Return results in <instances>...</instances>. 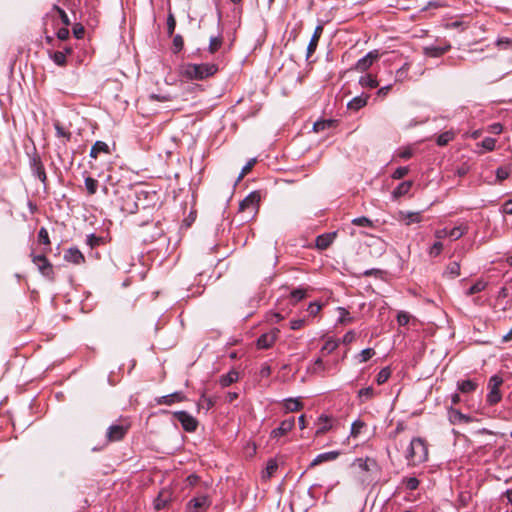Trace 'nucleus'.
I'll use <instances>...</instances> for the list:
<instances>
[{
  "instance_id": "f257e3e1",
  "label": "nucleus",
  "mask_w": 512,
  "mask_h": 512,
  "mask_svg": "<svg viewBox=\"0 0 512 512\" xmlns=\"http://www.w3.org/2000/svg\"><path fill=\"white\" fill-rule=\"evenodd\" d=\"M217 71L218 66L214 63H187L182 65L180 73L183 77L190 80H204L213 76Z\"/></svg>"
},
{
  "instance_id": "f03ea898",
  "label": "nucleus",
  "mask_w": 512,
  "mask_h": 512,
  "mask_svg": "<svg viewBox=\"0 0 512 512\" xmlns=\"http://www.w3.org/2000/svg\"><path fill=\"white\" fill-rule=\"evenodd\" d=\"M406 458L413 465L425 462L428 459V447L422 438H413L410 442Z\"/></svg>"
},
{
  "instance_id": "7ed1b4c3",
  "label": "nucleus",
  "mask_w": 512,
  "mask_h": 512,
  "mask_svg": "<svg viewBox=\"0 0 512 512\" xmlns=\"http://www.w3.org/2000/svg\"><path fill=\"white\" fill-rule=\"evenodd\" d=\"M32 262L38 267L39 272L46 278L53 279L54 270L50 261L44 254H31Z\"/></svg>"
},
{
  "instance_id": "20e7f679",
  "label": "nucleus",
  "mask_w": 512,
  "mask_h": 512,
  "mask_svg": "<svg viewBox=\"0 0 512 512\" xmlns=\"http://www.w3.org/2000/svg\"><path fill=\"white\" fill-rule=\"evenodd\" d=\"M381 54L379 50H372L369 51L365 56L360 58L352 68L355 71L358 72H365L367 71L375 61H377L380 58Z\"/></svg>"
},
{
  "instance_id": "39448f33",
  "label": "nucleus",
  "mask_w": 512,
  "mask_h": 512,
  "mask_svg": "<svg viewBox=\"0 0 512 512\" xmlns=\"http://www.w3.org/2000/svg\"><path fill=\"white\" fill-rule=\"evenodd\" d=\"M259 201L260 194L256 191H253L240 202L239 211H249L250 215H254L257 212Z\"/></svg>"
},
{
  "instance_id": "423d86ee",
  "label": "nucleus",
  "mask_w": 512,
  "mask_h": 512,
  "mask_svg": "<svg viewBox=\"0 0 512 512\" xmlns=\"http://www.w3.org/2000/svg\"><path fill=\"white\" fill-rule=\"evenodd\" d=\"M173 416L181 423L183 429L187 432H194L198 426V421L186 411H176Z\"/></svg>"
},
{
  "instance_id": "0eeeda50",
  "label": "nucleus",
  "mask_w": 512,
  "mask_h": 512,
  "mask_svg": "<svg viewBox=\"0 0 512 512\" xmlns=\"http://www.w3.org/2000/svg\"><path fill=\"white\" fill-rule=\"evenodd\" d=\"M211 505V501L207 495H200L192 498L188 502V508L191 509L192 512H204Z\"/></svg>"
},
{
  "instance_id": "6e6552de",
  "label": "nucleus",
  "mask_w": 512,
  "mask_h": 512,
  "mask_svg": "<svg viewBox=\"0 0 512 512\" xmlns=\"http://www.w3.org/2000/svg\"><path fill=\"white\" fill-rule=\"evenodd\" d=\"M280 330L275 328L268 333L262 334L257 340V347L260 349L270 348L277 340Z\"/></svg>"
},
{
  "instance_id": "1a4fd4ad",
  "label": "nucleus",
  "mask_w": 512,
  "mask_h": 512,
  "mask_svg": "<svg viewBox=\"0 0 512 512\" xmlns=\"http://www.w3.org/2000/svg\"><path fill=\"white\" fill-rule=\"evenodd\" d=\"M127 431H128L127 426L118 425V424L111 425L107 429V434H106L107 441L108 442L119 441L125 436Z\"/></svg>"
},
{
  "instance_id": "9d476101",
  "label": "nucleus",
  "mask_w": 512,
  "mask_h": 512,
  "mask_svg": "<svg viewBox=\"0 0 512 512\" xmlns=\"http://www.w3.org/2000/svg\"><path fill=\"white\" fill-rule=\"evenodd\" d=\"M451 48L450 44H434L430 46H425L423 48L424 54L429 57H440L441 55L445 54L447 51H449Z\"/></svg>"
},
{
  "instance_id": "9b49d317",
  "label": "nucleus",
  "mask_w": 512,
  "mask_h": 512,
  "mask_svg": "<svg viewBox=\"0 0 512 512\" xmlns=\"http://www.w3.org/2000/svg\"><path fill=\"white\" fill-rule=\"evenodd\" d=\"M294 425H295V419L293 417L283 420L280 423L279 427L272 430L271 437L278 438V437L284 436L285 434H287L289 431L292 430Z\"/></svg>"
},
{
  "instance_id": "f8f14e48",
  "label": "nucleus",
  "mask_w": 512,
  "mask_h": 512,
  "mask_svg": "<svg viewBox=\"0 0 512 512\" xmlns=\"http://www.w3.org/2000/svg\"><path fill=\"white\" fill-rule=\"evenodd\" d=\"M64 260L79 265L85 262V257L78 248L71 247L65 251Z\"/></svg>"
},
{
  "instance_id": "ddd939ff",
  "label": "nucleus",
  "mask_w": 512,
  "mask_h": 512,
  "mask_svg": "<svg viewBox=\"0 0 512 512\" xmlns=\"http://www.w3.org/2000/svg\"><path fill=\"white\" fill-rule=\"evenodd\" d=\"M185 400V396L182 392L176 391L169 395L160 396L155 399L158 405H172L175 402H182Z\"/></svg>"
},
{
  "instance_id": "4468645a",
  "label": "nucleus",
  "mask_w": 512,
  "mask_h": 512,
  "mask_svg": "<svg viewBox=\"0 0 512 512\" xmlns=\"http://www.w3.org/2000/svg\"><path fill=\"white\" fill-rule=\"evenodd\" d=\"M339 455H340L339 451H329V452H324V453L318 454L313 459V461L310 463V467H315L324 462L334 461L339 457Z\"/></svg>"
},
{
  "instance_id": "2eb2a0df",
  "label": "nucleus",
  "mask_w": 512,
  "mask_h": 512,
  "mask_svg": "<svg viewBox=\"0 0 512 512\" xmlns=\"http://www.w3.org/2000/svg\"><path fill=\"white\" fill-rule=\"evenodd\" d=\"M448 418L451 424L470 423L472 418L469 415L461 413L457 409L450 408L448 410Z\"/></svg>"
},
{
  "instance_id": "dca6fc26",
  "label": "nucleus",
  "mask_w": 512,
  "mask_h": 512,
  "mask_svg": "<svg viewBox=\"0 0 512 512\" xmlns=\"http://www.w3.org/2000/svg\"><path fill=\"white\" fill-rule=\"evenodd\" d=\"M322 32H323L322 25H318L315 28L314 33H313V35L310 39V42L307 46V55H306L307 59H309L311 57V55L315 52Z\"/></svg>"
},
{
  "instance_id": "f3484780",
  "label": "nucleus",
  "mask_w": 512,
  "mask_h": 512,
  "mask_svg": "<svg viewBox=\"0 0 512 512\" xmlns=\"http://www.w3.org/2000/svg\"><path fill=\"white\" fill-rule=\"evenodd\" d=\"M399 219L402 220L405 225H411L413 223L421 222L422 216L421 212L400 211Z\"/></svg>"
},
{
  "instance_id": "a211bd4d",
  "label": "nucleus",
  "mask_w": 512,
  "mask_h": 512,
  "mask_svg": "<svg viewBox=\"0 0 512 512\" xmlns=\"http://www.w3.org/2000/svg\"><path fill=\"white\" fill-rule=\"evenodd\" d=\"M316 426L315 435H322L332 428L331 419L326 415H321L317 419Z\"/></svg>"
},
{
  "instance_id": "6ab92c4d",
  "label": "nucleus",
  "mask_w": 512,
  "mask_h": 512,
  "mask_svg": "<svg viewBox=\"0 0 512 512\" xmlns=\"http://www.w3.org/2000/svg\"><path fill=\"white\" fill-rule=\"evenodd\" d=\"M335 236V232L319 235L316 238V247L319 248L320 250L327 249L332 244Z\"/></svg>"
},
{
  "instance_id": "aec40b11",
  "label": "nucleus",
  "mask_w": 512,
  "mask_h": 512,
  "mask_svg": "<svg viewBox=\"0 0 512 512\" xmlns=\"http://www.w3.org/2000/svg\"><path fill=\"white\" fill-rule=\"evenodd\" d=\"M100 153L110 154V149L107 143L96 141L90 150V157L96 159Z\"/></svg>"
},
{
  "instance_id": "412c9836",
  "label": "nucleus",
  "mask_w": 512,
  "mask_h": 512,
  "mask_svg": "<svg viewBox=\"0 0 512 512\" xmlns=\"http://www.w3.org/2000/svg\"><path fill=\"white\" fill-rule=\"evenodd\" d=\"M367 101H368V95L362 94V95L356 96L353 99H351L348 102L347 107H348V109L357 111V110L363 108L367 104Z\"/></svg>"
},
{
  "instance_id": "4be33fe9",
  "label": "nucleus",
  "mask_w": 512,
  "mask_h": 512,
  "mask_svg": "<svg viewBox=\"0 0 512 512\" xmlns=\"http://www.w3.org/2000/svg\"><path fill=\"white\" fill-rule=\"evenodd\" d=\"M352 465L357 466L362 471H370L373 467L376 466V462L370 458H357Z\"/></svg>"
},
{
  "instance_id": "5701e85b",
  "label": "nucleus",
  "mask_w": 512,
  "mask_h": 512,
  "mask_svg": "<svg viewBox=\"0 0 512 512\" xmlns=\"http://www.w3.org/2000/svg\"><path fill=\"white\" fill-rule=\"evenodd\" d=\"M412 185V181H404L400 183L392 192L393 197L399 198L401 196L406 195L410 191Z\"/></svg>"
},
{
  "instance_id": "b1692460",
  "label": "nucleus",
  "mask_w": 512,
  "mask_h": 512,
  "mask_svg": "<svg viewBox=\"0 0 512 512\" xmlns=\"http://www.w3.org/2000/svg\"><path fill=\"white\" fill-rule=\"evenodd\" d=\"M489 393L487 394L486 401L489 405H495L499 403L502 399V394L500 392V388L488 387Z\"/></svg>"
},
{
  "instance_id": "393cba45",
  "label": "nucleus",
  "mask_w": 512,
  "mask_h": 512,
  "mask_svg": "<svg viewBox=\"0 0 512 512\" xmlns=\"http://www.w3.org/2000/svg\"><path fill=\"white\" fill-rule=\"evenodd\" d=\"M359 84L362 87L371 89L376 88L379 85L377 79L371 74L361 76L359 79Z\"/></svg>"
},
{
  "instance_id": "a878e982",
  "label": "nucleus",
  "mask_w": 512,
  "mask_h": 512,
  "mask_svg": "<svg viewBox=\"0 0 512 512\" xmlns=\"http://www.w3.org/2000/svg\"><path fill=\"white\" fill-rule=\"evenodd\" d=\"M239 378V374L237 371L231 370L227 374L221 376L220 378V384L223 387H228L234 382H236Z\"/></svg>"
},
{
  "instance_id": "bb28decb",
  "label": "nucleus",
  "mask_w": 512,
  "mask_h": 512,
  "mask_svg": "<svg viewBox=\"0 0 512 512\" xmlns=\"http://www.w3.org/2000/svg\"><path fill=\"white\" fill-rule=\"evenodd\" d=\"M478 384L472 380H463L457 383L458 390L462 393H470L476 390Z\"/></svg>"
},
{
  "instance_id": "cd10ccee",
  "label": "nucleus",
  "mask_w": 512,
  "mask_h": 512,
  "mask_svg": "<svg viewBox=\"0 0 512 512\" xmlns=\"http://www.w3.org/2000/svg\"><path fill=\"white\" fill-rule=\"evenodd\" d=\"M33 172L38 177L39 180L42 182H45L46 180V173L43 164L39 159L34 158L33 159Z\"/></svg>"
},
{
  "instance_id": "c85d7f7f",
  "label": "nucleus",
  "mask_w": 512,
  "mask_h": 512,
  "mask_svg": "<svg viewBox=\"0 0 512 512\" xmlns=\"http://www.w3.org/2000/svg\"><path fill=\"white\" fill-rule=\"evenodd\" d=\"M468 227L466 225H459L448 230V235L452 240H457L467 233Z\"/></svg>"
},
{
  "instance_id": "c756f323",
  "label": "nucleus",
  "mask_w": 512,
  "mask_h": 512,
  "mask_svg": "<svg viewBox=\"0 0 512 512\" xmlns=\"http://www.w3.org/2000/svg\"><path fill=\"white\" fill-rule=\"evenodd\" d=\"M278 469V463L275 459H270L267 462L265 471L262 474L263 479H270Z\"/></svg>"
},
{
  "instance_id": "7c9ffc66",
  "label": "nucleus",
  "mask_w": 512,
  "mask_h": 512,
  "mask_svg": "<svg viewBox=\"0 0 512 512\" xmlns=\"http://www.w3.org/2000/svg\"><path fill=\"white\" fill-rule=\"evenodd\" d=\"M338 346H339V341L330 338L325 342V344L321 348L320 352L322 355H328V354L332 353L334 350H336Z\"/></svg>"
},
{
  "instance_id": "2f4dec72",
  "label": "nucleus",
  "mask_w": 512,
  "mask_h": 512,
  "mask_svg": "<svg viewBox=\"0 0 512 512\" xmlns=\"http://www.w3.org/2000/svg\"><path fill=\"white\" fill-rule=\"evenodd\" d=\"M284 408L288 412H295L302 408V403L299 399L288 398L284 402Z\"/></svg>"
},
{
  "instance_id": "473e14b6",
  "label": "nucleus",
  "mask_w": 512,
  "mask_h": 512,
  "mask_svg": "<svg viewBox=\"0 0 512 512\" xmlns=\"http://www.w3.org/2000/svg\"><path fill=\"white\" fill-rule=\"evenodd\" d=\"M455 137V134L454 132L452 131H445L443 133H441L437 139H436V143L437 145L439 146H445L447 145L450 141H452Z\"/></svg>"
},
{
  "instance_id": "72a5a7b5",
  "label": "nucleus",
  "mask_w": 512,
  "mask_h": 512,
  "mask_svg": "<svg viewBox=\"0 0 512 512\" xmlns=\"http://www.w3.org/2000/svg\"><path fill=\"white\" fill-rule=\"evenodd\" d=\"M445 274L450 278H456L460 275V264L456 261L449 263Z\"/></svg>"
},
{
  "instance_id": "f704fd0d",
  "label": "nucleus",
  "mask_w": 512,
  "mask_h": 512,
  "mask_svg": "<svg viewBox=\"0 0 512 512\" xmlns=\"http://www.w3.org/2000/svg\"><path fill=\"white\" fill-rule=\"evenodd\" d=\"M486 286H487L486 282H484L482 280H478L466 291V295L471 296L476 293H479V292L483 291L486 288Z\"/></svg>"
},
{
  "instance_id": "c9c22d12",
  "label": "nucleus",
  "mask_w": 512,
  "mask_h": 512,
  "mask_svg": "<svg viewBox=\"0 0 512 512\" xmlns=\"http://www.w3.org/2000/svg\"><path fill=\"white\" fill-rule=\"evenodd\" d=\"M373 396H374V389L371 386L362 388L358 392V398L360 399L361 402L370 400L371 398H373Z\"/></svg>"
},
{
  "instance_id": "e433bc0d",
  "label": "nucleus",
  "mask_w": 512,
  "mask_h": 512,
  "mask_svg": "<svg viewBox=\"0 0 512 512\" xmlns=\"http://www.w3.org/2000/svg\"><path fill=\"white\" fill-rule=\"evenodd\" d=\"M84 183L88 194L94 195L98 188V181L92 177H86Z\"/></svg>"
},
{
  "instance_id": "4c0bfd02",
  "label": "nucleus",
  "mask_w": 512,
  "mask_h": 512,
  "mask_svg": "<svg viewBox=\"0 0 512 512\" xmlns=\"http://www.w3.org/2000/svg\"><path fill=\"white\" fill-rule=\"evenodd\" d=\"M391 376L389 367L382 368L376 376V382L379 385L384 384Z\"/></svg>"
},
{
  "instance_id": "58836bf2",
  "label": "nucleus",
  "mask_w": 512,
  "mask_h": 512,
  "mask_svg": "<svg viewBox=\"0 0 512 512\" xmlns=\"http://www.w3.org/2000/svg\"><path fill=\"white\" fill-rule=\"evenodd\" d=\"M338 311H339V318H338L339 323L347 324V323H351L353 321V318L350 317L349 312L345 308L339 307Z\"/></svg>"
},
{
  "instance_id": "ea45409f",
  "label": "nucleus",
  "mask_w": 512,
  "mask_h": 512,
  "mask_svg": "<svg viewBox=\"0 0 512 512\" xmlns=\"http://www.w3.org/2000/svg\"><path fill=\"white\" fill-rule=\"evenodd\" d=\"M375 355V351L372 348H366L362 350L358 354V359L360 363L367 362L369 359H371Z\"/></svg>"
},
{
  "instance_id": "a19ab883",
  "label": "nucleus",
  "mask_w": 512,
  "mask_h": 512,
  "mask_svg": "<svg viewBox=\"0 0 512 512\" xmlns=\"http://www.w3.org/2000/svg\"><path fill=\"white\" fill-rule=\"evenodd\" d=\"M409 64L405 63L401 68L396 71L395 79L396 81L402 82L408 76Z\"/></svg>"
},
{
  "instance_id": "79ce46f5",
  "label": "nucleus",
  "mask_w": 512,
  "mask_h": 512,
  "mask_svg": "<svg viewBox=\"0 0 512 512\" xmlns=\"http://www.w3.org/2000/svg\"><path fill=\"white\" fill-rule=\"evenodd\" d=\"M52 60L58 66H64L66 64V56L63 51H56L51 55Z\"/></svg>"
},
{
  "instance_id": "37998d69",
  "label": "nucleus",
  "mask_w": 512,
  "mask_h": 512,
  "mask_svg": "<svg viewBox=\"0 0 512 512\" xmlns=\"http://www.w3.org/2000/svg\"><path fill=\"white\" fill-rule=\"evenodd\" d=\"M351 223L355 226H360V227H372L373 226V222L365 216L354 218L351 221Z\"/></svg>"
},
{
  "instance_id": "c03bdc74",
  "label": "nucleus",
  "mask_w": 512,
  "mask_h": 512,
  "mask_svg": "<svg viewBox=\"0 0 512 512\" xmlns=\"http://www.w3.org/2000/svg\"><path fill=\"white\" fill-rule=\"evenodd\" d=\"M332 124H333V122L331 120L317 121L313 125V130L315 132H320L327 128H330L332 126Z\"/></svg>"
},
{
  "instance_id": "a18cd8bd",
  "label": "nucleus",
  "mask_w": 512,
  "mask_h": 512,
  "mask_svg": "<svg viewBox=\"0 0 512 512\" xmlns=\"http://www.w3.org/2000/svg\"><path fill=\"white\" fill-rule=\"evenodd\" d=\"M481 147H483L486 151H493L495 149L496 140L492 137H486L480 143Z\"/></svg>"
},
{
  "instance_id": "49530a36",
  "label": "nucleus",
  "mask_w": 512,
  "mask_h": 512,
  "mask_svg": "<svg viewBox=\"0 0 512 512\" xmlns=\"http://www.w3.org/2000/svg\"><path fill=\"white\" fill-rule=\"evenodd\" d=\"M443 250V244L440 241H436L429 249V255L432 257H437L441 254Z\"/></svg>"
},
{
  "instance_id": "de8ad7c7",
  "label": "nucleus",
  "mask_w": 512,
  "mask_h": 512,
  "mask_svg": "<svg viewBox=\"0 0 512 512\" xmlns=\"http://www.w3.org/2000/svg\"><path fill=\"white\" fill-rule=\"evenodd\" d=\"M222 45V39L220 37H211L209 43L210 53H215Z\"/></svg>"
},
{
  "instance_id": "09e8293b",
  "label": "nucleus",
  "mask_w": 512,
  "mask_h": 512,
  "mask_svg": "<svg viewBox=\"0 0 512 512\" xmlns=\"http://www.w3.org/2000/svg\"><path fill=\"white\" fill-rule=\"evenodd\" d=\"M38 240L39 242H41L42 244L48 246L50 245V238H49V234H48V231L46 228L42 227L40 228L39 232H38Z\"/></svg>"
},
{
  "instance_id": "8fccbe9b",
  "label": "nucleus",
  "mask_w": 512,
  "mask_h": 512,
  "mask_svg": "<svg viewBox=\"0 0 512 512\" xmlns=\"http://www.w3.org/2000/svg\"><path fill=\"white\" fill-rule=\"evenodd\" d=\"M404 484L408 490H416L419 486V480L416 477H409L404 479Z\"/></svg>"
},
{
  "instance_id": "3c124183",
  "label": "nucleus",
  "mask_w": 512,
  "mask_h": 512,
  "mask_svg": "<svg viewBox=\"0 0 512 512\" xmlns=\"http://www.w3.org/2000/svg\"><path fill=\"white\" fill-rule=\"evenodd\" d=\"M410 315L405 311H400L397 314V322L400 326H405L409 323Z\"/></svg>"
},
{
  "instance_id": "603ef678",
  "label": "nucleus",
  "mask_w": 512,
  "mask_h": 512,
  "mask_svg": "<svg viewBox=\"0 0 512 512\" xmlns=\"http://www.w3.org/2000/svg\"><path fill=\"white\" fill-rule=\"evenodd\" d=\"M255 163H256V159L255 158L250 159L245 164V166L242 168V171H241V173H240V175L238 177V180L242 179L247 173H249Z\"/></svg>"
},
{
  "instance_id": "864d4df0",
  "label": "nucleus",
  "mask_w": 512,
  "mask_h": 512,
  "mask_svg": "<svg viewBox=\"0 0 512 512\" xmlns=\"http://www.w3.org/2000/svg\"><path fill=\"white\" fill-rule=\"evenodd\" d=\"M363 427H364V423L362 421H359V420L354 421L351 425L350 434L352 436L356 437L360 433V431Z\"/></svg>"
},
{
  "instance_id": "5fc2aeb1",
  "label": "nucleus",
  "mask_w": 512,
  "mask_h": 512,
  "mask_svg": "<svg viewBox=\"0 0 512 512\" xmlns=\"http://www.w3.org/2000/svg\"><path fill=\"white\" fill-rule=\"evenodd\" d=\"M409 172V168L404 166V167H398L392 174V178L393 179H401L403 178L404 176H406Z\"/></svg>"
},
{
  "instance_id": "6e6d98bb",
  "label": "nucleus",
  "mask_w": 512,
  "mask_h": 512,
  "mask_svg": "<svg viewBox=\"0 0 512 512\" xmlns=\"http://www.w3.org/2000/svg\"><path fill=\"white\" fill-rule=\"evenodd\" d=\"M55 130H56V135L58 137H64L67 140L70 139L71 133L69 131H66L59 123L55 124Z\"/></svg>"
},
{
  "instance_id": "4d7b16f0",
  "label": "nucleus",
  "mask_w": 512,
  "mask_h": 512,
  "mask_svg": "<svg viewBox=\"0 0 512 512\" xmlns=\"http://www.w3.org/2000/svg\"><path fill=\"white\" fill-rule=\"evenodd\" d=\"M306 296V291L302 288H297L291 292V298L295 301H300Z\"/></svg>"
},
{
  "instance_id": "13d9d810",
  "label": "nucleus",
  "mask_w": 512,
  "mask_h": 512,
  "mask_svg": "<svg viewBox=\"0 0 512 512\" xmlns=\"http://www.w3.org/2000/svg\"><path fill=\"white\" fill-rule=\"evenodd\" d=\"M54 9L59 13V16L61 18V21L62 23L65 25V26H69L70 25V19L68 17V15L66 14V12L61 9L60 7L58 6H54Z\"/></svg>"
},
{
  "instance_id": "bf43d9fd",
  "label": "nucleus",
  "mask_w": 512,
  "mask_h": 512,
  "mask_svg": "<svg viewBox=\"0 0 512 512\" xmlns=\"http://www.w3.org/2000/svg\"><path fill=\"white\" fill-rule=\"evenodd\" d=\"M503 383V379L498 376V375H493L490 380H489V384H488V387H493V388H500V386L502 385Z\"/></svg>"
},
{
  "instance_id": "052dcab7",
  "label": "nucleus",
  "mask_w": 512,
  "mask_h": 512,
  "mask_svg": "<svg viewBox=\"0 0 512 512\" xmlns=\"http://www.w3.org/2000/svg\"><path fill=\"white\" fill-rule=\"evenodd\" d=\"M175 26H176L175 18L172 14H169L168 18H167V30H168V34L170 36L174 33Z\"/></svg>"
},
{
  "instance_id": "680f3d73",
  "label": "nucleus",
  "mask_w": 512,
  "mask_h": 512,
  "mask_svg": "<svg viewBox=\"0 0 512 512\" xmlns=\"http://www.w3.org/2000/svg\"><path fill=\"white\" fill-rule=\"evenodd\" d=\"M183 45H184V41H183L182 36L175 35L173 38V46L175 48V52L180 51L183 48Z\"/></svg>"
},
{
  "instance_id": "e2e57ef3",
  "label": "nucleus",
  "mask_w": 512,
  "mask_h": 512,
  "mask_svg": "<svg viewBox=\"0 0 512 512\" xmlns=\"http://www.w3.org/2000/svg\"><path fill=\"white\" fill-rule=\"evenodd\" d=\"M509 176V171L506 168L500 167L496 171V177L499 181H503L507 179Z\"/></svg>"
},
{
  "instance_id": "0e129e2a",
  "label": "nucleus",
  "mask_w": 512,
  "mask_h": 512,
  "mask_svg": "<svg viewBox=\"0 0 512 512\" xmlns=\"http://www.w3.org/2000/svg\"><path fill=\"white\" fill-rule=\"evenodd\" d=\"M355 338H356V334H355V332H354V331H352V330H350V331H348V332L343 336V338H342V342H343L344 344H346V345H347V344L352 343V342L355 340Z\"/></svg>"
},
{
  "instance_id": "69168bd1",
  "label": "nucleus",
  "mask_w": 512,
  "mask_h": 512,
  "mask_svg": "<svg viewBox=\"0 0 512 512\" xmlns=\"http://www.w3.org/2000/svg\"><path fill=\"white\" fill-rule=\"evenodd\" d=\"M100 242V238L96 237L94 234H89L86 238V243L90 247L97 246Z\"/></svg>"
},
{
  "instance_id": "338daca9",
  "label": "nucleus",
  "mask_w": 512,
  "mask_h": 512,
  "mask_svg": "<svg viewBox=\"0 0 512 512\" xmlns=\"http://www.w3.org/2000/svg\"><path fill=\"white\" fill-rule=\"evenodd\" d=\"M320 310L321 305L316 302L310 303L308 306V312L310 313V315L315 316L319 313Z\"/></svg>"
},
{
  "instance_id": "774afa93",
  "label": "nucleus",
  "mask_w": 512,
  "mask_h": 512,
  "mask_svg": "<svg viewBox=\"0 0 512 512\" xmlns=\"http://www.w3.org/2000/svg\"><path fill=\"white\" fill-rule=\"evenodd\" d=\"M305 325V319H295L290 322V328L292 330H298Z\"/></svg>"
}]
</instances>
